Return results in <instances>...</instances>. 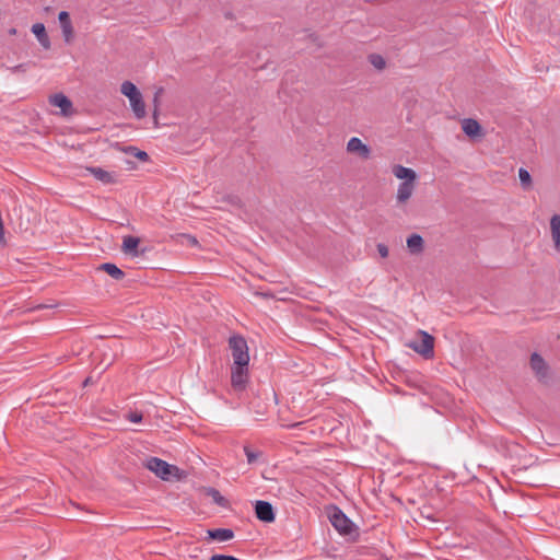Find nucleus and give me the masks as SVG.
<instances>
[{
    "instance_id": "1",
    "label": "nucleus",
    "mask_w": 560,
    "mask_h": 560,
    "mask_svg": "<svg viewBox=\"0 0 560 560\" xmlns=\"http://www.w3.org/2000/svg\"><path fill=\"white\" fill-rule=\"evenodd\" d=\"M393 175L400 180L395 200L397 206L406 205L412 197L417 186V173L410 168L400 164H396L392 167Z\"/></svg>"
},
{
    "instance_id": "2",
    "label": "nucleus",
    "mask_w": 560,
    "mask_h": 560,
    "mask_svg": "<svg viewBox=\"0 0 560 560\" xmlns=\"http://www.w3.org/2000/svg\"><path fill=\"white\" fill-rule=\"evenodd\" d=\"M120 92L129 100L131 110L136 118L142 119L145 115V104L142 94L138 88L130 81H125L120 85Z\"/></svg>"
},
{
    "instance_id": "3",
    "label": "nucleus",
    "mask_w": 560,
    "mask_h": 560,
    "mask_svg": "<svg viewBox=\"0 0 560 560\" xmlns=\"http://www.w3.org/2000/svg\"><path fill=\"white\" fill-rule=\"evenodd\" d=\"M406 346L427 359L433 357L434 338L424 330H418L416 338Z\"/></svg>"
},
{
    "instance_id": "4",
    "label": "nucleus",
    "mask_w": 560,
    "mask_h": 560,
    "mask_svg": "<svg viewBox=\"0 0 560 560\" xmlns=\"http://www.w3.org/2000/svg\"><path fill=\"white\" fill-rule=\"evenodd\" d=\"M234 365H248L249 354L246 340L241 336H232L229 340Z\"/></svg>"
},
{
    "instance_id": "5",
    "label": "nucleus",
    "mask_w": 560,
    "mask_h": 560,
    "mask_svg": "<svg viewBox=\"0 0 560 560\" xmlns=\"http://www.w3.org/2000/svg\"><path fill=\"white\" fill-rule=\"evenodd\" d=\"M348 154L353 155L362 161H368L372 156V149L358 137H351L346 144Z\"/></svg>"
},
{
    "instance_id": "6",
    "label": "nucleus",
    "mask_w": 560,
    "mask_h": 560,
    "mask_svg": "<svg viewBox=\"0 0 560 560\" xmlns=\"http://www.w3.org/2000/svg\"><path fill=\"white\" fill-rule=\"evenodd\" d=\"M145 466L149 470L164 480H168L178 470L175 466H172L158 457L149 458Z\"/></svg>"
},
{
    "instance_id": "7",
    "label": "nucleus",
    "mask_w": 560,
    "mask_h": 560,
    "mask_svg": "<svg viewBox=\"0 0 560 560\" xmlns=\"http://www.w3.org/2000/svg\"><path fill=\"white\" fill-rule=\"evenodd\" d=\"M331 525L342 535H349L352 532L353 524L338 508H334L329 513Z\"/></svg>"
},
{
    "instance_id": "8",
    "label": "nucleus",
    "mask_w": 560,
    "mask_h": 560,
    "mask_svg": "<svg viewBox=\"0 0 560 560\" xmlns=\"http://www.w3.org/2000/svg\"><path fill=\"white\" fill-rule=\"evenodd\" d=\"M58 21L61 27L62 36L66 43H71L74 37V30L67 11H61L58 14Z\"/></svg>"
},
{
    "instance_id": "9",
    "label": "nucleus",
    "mask_w": 560,
    "mask_h": 560,
    "mask_svg": "<svg viewBox=\"0 0 560 560\" xmlns=\"http://www.w3.org/2000/svg\"><path fill=\"white\" fill-rule=\"evenodd\" d=\"M255 512L258 520L270 523L275 520L273 508L269 502L257 501L255 504Z\"/></svg>"
},
{
    "instance_id": "10",
    "label": "nucleus",
    "mask_w": 560,
    "mask_h": 560,
    "mask_svg": "<svg viewBox=\"0 0 560 560\" xmlns=\"http://www.w3.org/2000/svg\"><path fill=\"white\" fill-rule=\"evenodd\" d=\"M49 102L51 105L59 107L62 115L67 116L71 113L72 104L66 95L61 93L55 94L50 96Z\"/></svg>"
},
{
    "instance_id": "11",
    "label": "nucleus",
    "mask_w": 560,
    "mask_h": 560,
    "mask_svg": "<svg viewBox=\"0 0 560 560\" xmlns=\"http://www.w3.org/2000/svg\"><path fill=\"white\" fill-rule=\"evenodd\" d=\"M247 378V365H234L232 370V385L242 388Z\"/></svg>"
},
{
    "instance_id": "12",
    "label": "nucleus",
    "mask_w": 560,
    "mask_h": 560,
    "mask_svg": "<svg viewBox=\"0 0 560 560\" xmlns=\"http://www.w3.org/2000/svg\"><path fill=\"white\" fill-rule=\"evenodd\" d=\"M462 129L466 136L469 138H476L481 136V126L479 122L471 118H466L462 120Z\"/></svg>"
},
{
    "instance_id": "13",
    "label": "nucleus",
    "mask_w": 560,
    "mask_h": 560,
    "mask_svg": "<svg viewBox=\"0 0 560 560\" xmlns=\"http://www.w3.org/2000/svg\"><path fill=\"white\" fill-rule=\"evenodd\" d=\"M32 32L36 36L39 44L45 48L48 49L50 47V40L48 35L46 34V28L43 23H36L32 26Z\"/></svg>"
},
{
    "instance_id": "14",
    "label": "nucleus",
    "mask_w": 560,
    "mask_h": 560,
    "mask_svg": "<svg viewBox=\"0 0 560 560\" xmlns=\"http://www.w3.org/2000/svg\"><path fill=\"white\" fill-rule=\"evenodd\" d=\"M550 231L555 247L560 252V215L556 214L551 218Z\"/></svg>"
},
{
    "instance_id": "15",
    "label": "nucleus",
    "mask_w": 560,
    "mask_h": 560,
    "mask_svg": "<svg viewBox=\"0 0 560 560\" xmlns=\"http://www.w3.org/2000/svg\"><path fill=\"white\" fill-rule=\"evenodd\" d=\"M140 240L135 236H125L122 240V250L125 254L138 256V246Z\"/></svg>"
},
{
    "instance_id": "16",
    "label": "nucleus",
    "mask_w": 560,
    "mask_h": 560,
    "mask_svg": "<svg viewBox=\"0 0 560 560\" xmlns=\"http://www.w3.org/2000/svg\"><path fill=\"white\" fill-rule=\"evenodd\" d=\"M208 536L219 541H228L234 537V533L228 528L209 529Z\"/></svg>"
},
{
    "instance_id": "17",
    "label": "nucleus",
    "mask_w": 560,
    "mask_h": 560,
    "mask_svg": "<svg viewBox=\"0 0 560 560\" xmlns=\"http://www.w3.org/2000/svg\"><path fill=\"white\" fill-rule=\"evenodd\" d=\"M407 247L412 254L423 249V238L419 234H412L407 238Z\"/></svg>"
},
{
    "instance_id": "18",
    "label": "nucleus",
    "mask_w": 560,
    "mask_h": 560,
    "mask_svg": "<svg viewBox=\"0 0 560 560\" xmlns=\"http://www.w3.org/2000/svg\"><path fill=\"white\" fill-rule=\"evenodd\" d=\"M101 270H104L106 273H108L112 278L118 280L124 277V272L114 264L105 262L101 265Z\"/></svg>"
},
{
    "instance_id": "19",
    "label": "nucleus",
    "mask_w": 560,
    "mask_h": 560,
    "mask_svg": "<svg viewBox=\"0 0 560 560\" xmlns=\"http://www.w3.org/2000/svg\"><path fill=\"white\" fill-rule=\"evenodd\" d=\"M90 172L96 179L103 183H110L113 180V175L101 167H92Z\"/></svg>"
},
{
    "instance_id": "20",
    "label": "nucleus",
    "mask_w": 560,
    "mask_h": 560,
    "mask_svg": "<svg viewBox=\"0 0 560 560\" xmlns=\"http://www.w3.org/2000/svg\"><path fill=\"white\" fill-rule=\"evenodd\" d=\"M530 365L537 374H542L545 371V362L540 355L534 353L530 358Z\"/></svg>"
},
{
    "instance_id": "21",
    "label": "nucleus",
    "mask_w": 560,
    "mask_h": 560,
    "mask_svg": "<svg viewBox=\"0 0 560 560\" xmlns=\"http://www.w3.org/2000/svg\"><path fill=\"white\" fill-rule=\"evenodd\" d=\"M518 178L524 188L530 187L532 177H530V174L528 173V171H526L525 168H520L518 170Z\"/></svg>"
},
{
    "instance_id": "22",
    "label": "nucleus",
    "mask_w": 560,
    "mask_h": 560,
    "mask_svg": "<svg viewBox=\"0 0 560 560\" xmlns=\"http://www.w3.org/2000/svg\"><path fill=\"white\" fill-rule=\"evenodd\" d=\"M369 59L375 69L382 70L385 68L386 62H385V59L381 55L373 54L369 57Z\"/></svg>"
},
{
    "instance_id": "23",
    "label": "nucleus",
    "mask_w": 560,
    "mask_h": 560,
    "mask_svg": "<svg viewBox=\"0 0 560 560\" xmlns=\"http://www.w3.org/2000/svg\"><path fill=\"white\" fill-rule=\"evenodd\" d=\"M209 495L212 498V500L220 504V505H223V502H224V498L220 494V492L215 489H210L209 490Z\"/></svg>"
},
{
    "instance_id": "24",
    "label": "nucleus",
    "mask_w": 560,
    "mask_h": 560,
    "mask_svg": "<svg viewBox=\"0 0 560 560\" xmlns=\"http://www.w3.org/2000/svg\"><path fill=\"white\" fill-rule=\"evenodd\" d=\"M244 451H245V455L247 457V462L249 464H253L259 456V453H255V452L250 451L248 447H245Z\"/></svg>"
},
{
    "instance_id": "25",
    "label": "nucleus",
    "mask_w": 560,
    "mask_h": 560,
    "mask_svg": "<svg viewBox=\"0 0 560 560\" xmlns=\"http://www.w3.org/2000/svg\"><path fill=\"white\" fill-rule=\"evenodd\" d=\"M127 419L130 421V422H133V423H139L141 422L142 420V415L140 412H129L127 415Z\"/></svg>"
},
{
    "instance_id": "26",
    "label": "nucleus",
    "mask_w": 560,
    "mask_h": 560,
    "mask_svg": "<svg viewBox=\"0 0 560 560\" xmlns=\"http://www.w3.org/2000/svg\"><path fill=\"white\" fill-rule=\"evenodd\" d=\"M210 560H240L233 556L228 555H213Z\"/></svg>"
},
{
    "instance_id": "27",
    "label": "nucleus",
    "mask_w": 560,
    "mask_h": 560,
    "mask_svg": "<svg viewBox=\"0 0 560 560\" xmlns=\"http://www.w3.org/2000/svg\"><path fill=\"white\" fill-rule=\"evenodd\" d=\"M377 252H378V254H380L383 258H385V257H387V256H388V248H387V246H386V245H384V244H378V245H377Z\"/></svg>"
},
{
    "instance_id": "28",
    "label": "nucleus",
    "mask_w": 560,
    "mask_h": 560,
    "mask_svg": "<svg viewBox=\"0 0 560 560\" xmlns=\"http://www.w3.org/2000/svg\"><path fill=\"white\" fill-rule=\"evenodd\" d=\"M135 150V156L141 161H147L148 160V154L147 152L144 151H140L138 149H133Z\"/></svg>"
},
{
    "instance_id": "29",
    "label": "nucleus",
    "mask_w": 560,
    "mask_h": 560,
    "mask_svg": "<svg viewBox=\"0 0 560 560\" xmlns=\"http://www.w3.org/2000/svg\"><path fill=\"white\" fill-rule=\"evenodd\" d=\"M132 149H135V148L133 147L128 148L127 152L135 156V150H132Z\"/></svg>"
},
{
    "instance_id": "30",
    "label": "nucleus",
    "mask_w": 560,
    "mask_h": 560,
    "mask_svg": "<svg viewBox=\"0 0 560 560\" xmlns=\"http://www.w3.org/2000/svg\"><path fill=\"white\" fill-rule=\"evenodd\" d=\"M160 92H161V90H160V91L155 94V96H154V104H155V105H156V103H158V98H159V93H160Z\"/></svg>"
}]
</instances>
